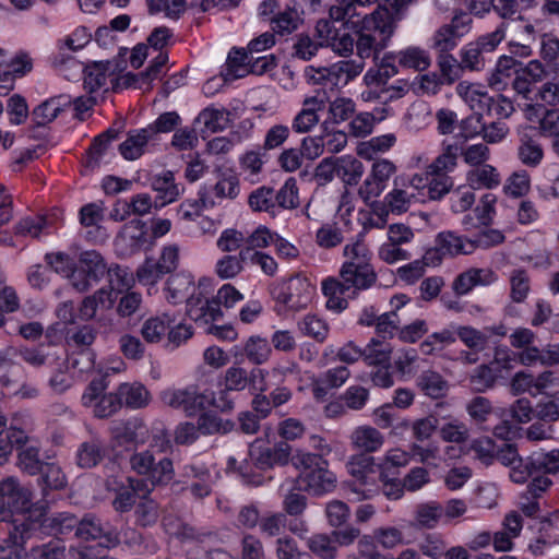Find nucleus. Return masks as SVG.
Instances as JSON below:
<instances>
[{
	"label": "nucleus",
	"mask_w": 559,
	"mask_h": 559,
	"mask_svg": "<svg viewBox=\"0 0 559 559\" xmlns=\"http://www.w3.org/2000/svg\"><path fill=\"white\" fill-rule=\"evenodd\" d=\"M441 262L438 251L428 250L421 259L415 260L397 269L399 278L407 284H414L426 272L427 266H437Z\"/></svg>",
	"instance_id": "obj_25"
},
{
	"label": "nucleus",
	"mask_w": 559,
	"mask_h": 559,
	"mask_svg": "<svg viewBox=\"0 0 559 559\" xmlns=\"http://www.w3.org/2000/svg\"><path fill=\"white\" fill-rule=\"evenodd\" d=\"M374 457L356 453L349 457L346 468L352 477L366 485L370 475L374 474Z\"/></svg>",
	"instance_id": "obj_42"
},
{
	"label": "nucleus",
	"mask_w": 559,
	"mask_h": 559,
	"mask_svg": "<svg viewBox=\"0 0 559 559\" xmlns=\"http://www.w3.org/2000/svg\"><path fill=\"white\" fill-rule=\"evenodd\" d=\"M13 511L34 513L39 521L46 512L44 503H33L32 490L23 486L15 477H7L0 481V520L8 518Z\"/></svg>",
	"instance_id": "obj_3"
},
{
	"label": "nucleus",
	"mask_w": 559,
	"mask_h": 559,
	"mask_svg": "<svg viewBox=\"0 0 559 559\" xmlns=\"http://www.w3.org/2000/svg\"><path fill=\"white\" fill-rule=\"evenodd\" d=\"M378 0H335L330 9L334 22L355 23L354 17L361 16L359 9L376 3Z\"/></svg>",
	"instance_id": "obj_33"
},
{
	"label": "nucleus",
	"mask_w": 559,
	"mask_h": 559,
	"mask_svg": "<svg viewBox=\"0 0 559 559\" xmlns=\"http://www.w3.org/2000/svg\"><path fill=\"white\" fill-rule=\"evenodd\" d=\"M364 175L362 163L353 156H343L336 160V176L345 185L356 186Z\"/></svg>",
	"instance_id": "obj_43"
},
{
	"label": "nucleus",
	"mask_w": 559,
	"mask_h": 559,
	"mask_svg": "<svg viewBox=\"0 0 559 559\" xmlns=\"http://www.w3.org/2000/svg\"><path fill=\"white\" fill-rule=\"evenodd\" d=\"M194 278L188 272H178L168 277L165 286V298L169 304L178 305L194 296Z\"/></svg>",
	"instance_id": "obj_19"
},
{
	"label": "nucleus",
	"mask_w": 559,
	"mask_h": 559,
	"mask_svg": "<svg viewBox=\"0 0 559 559\" xmlns=\"http://www.w3.org/2000/svg\"><path fill=\"white\" fill-rule=\"evenodd\" d=\"M519 66H521V63L513 57L501 56L497 61L495 70L488 78V84L497 91L503 90L507 85V81L513 74L516 75Z\"/></svg>",
	"instance_id": "obj_38"
},
{
	"label": "nucleus",
	"mask_w": 559,
	"mask_h": 559,
	"mask_svg": "<svg viewBox=\"0 0 559 559\" xmlns=\"http://www.w3.org/2000/svg\"><path fill=\"white\" fill-rule=\"evenodd\" d=\"M270 294L277 308L295 313L311 306L317 287L308 275L298 272L273 282Z\"/></svg>",
	"instance_id": "obj_1"
},
{
	"label": "nucleus",
	"mask_w": 559,
	"mask_h": 559,
	"mask_svg": "<svg viewBox=\"0 0 559 559\" xmlns=\"http://www.w3.org/2000/svg\"><path fill=\"white\" fill-rule=\"evenodd\" d=\"M533 103L537 105L557 106L559 105V83L548 81L537 87L531 104L527 105L528 109H533Z\"/></svg>",
	"instance_id": "obj_64"
},
{
	"label": "nucleus",
	"mask_w": 559,
	"mask_h": 559,
	"mask_svg": "<svg viewBox=\"0 0 559 559\" xmlns=\"http://www.w3.org/2000/svg\"><path fill=\"white\" fill-rule=\"evenodd\" d=\"M392 57L400 67L418 72L426 71L431 64L429 52L419 46H407L392 52Z\"/></svg>",
	"instance_id": "obj_23"
},
{
	"label": "nucleus",
	"mask_w": 559,
	"mask_h": 559,
	"mask_svg": "<svg viewBox=\"0 0 559 559\" xmlns=\"http://www.w3.org/2000/svg\"><path fill=\"white\" fill-rule=\"evenodd\" d=\"M245 251L239 255H224L215 264V273L222 280H230L243 271Z\"/></svg>",
	"instance_id": "obj_57"
},
{
	"label": "nucleus",
	"mask_w": 559,
	"mask_h": 559,
	"mask_svg": "<svg viewBox=\"0 0 559 559\" xmlns=\"http://www.w3.org/2000/svg\"><path fill=\"white\" fill-rule=\"evenodd\" d=\"M152 188L158 193V198L162 200L160 206L176 201L181 193L179 187L175 183L174 174L171 171H165L154 177Z\"/></svg>",
	"instance_id": "obj_44"
},
{
	"label": "nucleus",
	"mask_w": 559,
	"mask_h": 559,
	"mask_svg": "<svg viewBox=\"0 0 559 559\" xmlns=\"http://www.w3.org/2000/svg\"><path fill=\"white\" fill-rule=\"evenodd\" d=\"M245 356L253 364L261 365L269 360L272 348L266 338L252 335L243 344Z\"/></svg>",
	"instance_id": "obj_46"
},
{
	"label": "nucleus",
	"mask_w": 559,
	"mask_h": 559,
	"mask_svg": "<svg viewBox=\"0 0 559 559\" xmlns=\"http://www.w3.org/2000/svg\"><path fill=\"white\" fill-rule=\"evenodd\" d=\"M292 448L286 442H278L273 448H265L260 440L254 441L249 449L251 461L260 468L274 465H285L289 461Z\"/></svg>",
	"instance_id": "obj_14"
},
{
	"label": "nucleus",
	"mask_w": 559,
	"mask_h": 559,
	"mask_svg": "<svg viewBox=\"0 0 559 559\" xmlns=\"http://www.w3.org/2000/svg\"><path fill=\"white\" fill-rule=\"evenodd\" d=\"M298 329L304 335L320 343L326 340L330 332L326 321L316 314H306L298 322Z\"/></svg>",
	"instance_id": "obj_50"
},
{
	"label": "nucleus",
	"mask_w": 559,
	"mask_h": 559,
	"mask_svg": "<svg viewBox=\"0 0 559 559\" xmlns=\"http://www.w3.org/2000/svg\"><path fill=\"white\" fill-rule=\"evenodd\" d=\"M174 319H169L166 314L147 319L142 328L141 334L147 343H158L164 337Z\"/></svg>",
	"instance_id": "obj_56"
},
{
	"label": "nucleus",
	"mask_w": 559,
	"mask_h": 559,
	"mask_svg": "<svg viewBox=\"0 0 559 559\" xmlns=\"http://www.w3.org/2000/svg\"><path fill=\"white\" fill-rule=\"evenodd\" d=\"M300 22L299 13L296 9L286 8L271 17L272 29L278 34H290L297 29Z\"/></svg>",
	"instance_id": "obj_59"
},
{
	"label": "nucleus",
	"mask_w": 559,
	"mask_h": 559,
	"mask_svg": "<svg viewBox=\"0 0 559 559\" xmlns=\"http://www.w3.org/2000/svg\"><path fill=\"white\" fill-rule=\"evenodd\" d=\"M229 111L224 108H205L199 115V121H201L205 129L212 133L223 131L229 126Z\"/></svg>",
	"instance_id": "obj_53"
},
{
	"label": "nucleus",
	"mask_w": 559,
	"mask_h": 559,
	"mask_svg": "<svg viewBox=\"0 0 559 559\" xmlns=\"http://www.w3.org/2000/svg\"><path fill=\"white\" fill-rule=\"evenodd\" d=\"M393 348L385 340L372 337L364 348V360L370 366H388Z\"/></svg>",
	"instance_id": "obj_37"
},
{
	"label": "nucleus",
	"mask_w": 559,
	"mask_h": 559,
	"mask_svg": "<svg viewBox=\"0 0 559 559\" xmlns=\"http://www.w3.org/2000/svg\"><path fill=\"white\" fill-rule=\"evenodd\" d=\"M456 335L461 342L471 350L478 353L488 347V335L484 330H477L471 325L456 328Z\"/></svg>",
	"instance_id": "obj_51"
},
{
	"label": "nucleus",
	"mask_w": 559,
	"mask_h": 559,
	"mask_svg": "<svg viewBox=\"0 0 559 559\" xmlns=\"http://www.w3.org/2000/svg\"><path fill=\"white\" fill-rule=\"evenodd\" d=\"M396 169V165L390 159L376 160L371 166L369 175L358 189L359 197L365 202L378 198L386 188Z\"/></svg>",
	"instance_id": "obj_9"
},
{
	"label": "nucleus",
	"mask_w": 559,
	"mask_h": 559,
	"mask_svg": "<svg viewBox=\"0 0 559 559\" xmlns=\"http://www.w3.org/2000/svg\"><path fill=\"white\" fill-rule=\"evenodd\" d=\"M187 316L206 331L209 325L223 318V311L214 298L202 300L200 296H191L187 300Z\"/></svg>",
	"instance_id": "obj_16"
},
{
	"label": "nucleus",
	"mask_w": 559,
	"mask_h": 559,
	"mask_svg": "<svg viewBox=\"0 0 559 559\" xmlns=\"http://www.w3.org/2000/svg\"><path fill=\"white\" fill-rule=\"evenodd\" d=\"M290 397V393L286 386H277L272 392L267 393L265 389H261L255 394L252 406L261 417H266L273 407L286 403Z\"/></svg>",
	"instance_id": "obj_31"
},
{
	"label": "nucleus",
	"mask_w": 559,
	"mask_h": 559,
	"mask_svg": "<svg viewBox=\"0 0 559 559\" xmlns=\"http://www.w3.org/2000/svg\"><path fill=\"white\" fill-rule=\"evenodd\" d=\"M118 131L114 129H108L106 132L96 136L88 150L85 166L87 168L94 169L97 167L102 160L104 153L107 151L109 143L117 139Z\"/></svg>",
	"instance_id": "obj_48"
},
{
	"label": "nucleus",
	"mask_w": 559,
	"mask_h": 559,
	"mask_svg": "<svg viewBox=\"0 0 559 559\" xmlns=\"http://www.w3.org/2000/svg\"><path fill=\"white\" fill-rule=\"evenodd\" d=\"M460 146L456 143L443 145L442 152L427 167V175H448L457 166Z\"/></svg>",
	"instance_id": "obj_35"
},
{
	"label": "nucleus",
	"mask_w": 559,
	"mask_h": 559,
	"mask_svg": "<svg viewBox=\"0 0 559 559\" xmlns=\"http://www.w3.org/2000/svg\"><path fill=\"white\" fill-rule=\"evenodd\" d=\"M253 60V55L246 49L234 48L227 57L225 68L222 72L225 81H234L245 78L250 73V62Z\"/></svg>",
	"instance_id": "obj_26"
},
{
	"label": "nucleus",
	"mask_w": 559,
	"mask_h": 559,
	"mask_svg": "<svg viewBox=\"0 0 559 559\" xmlns=\"http://www.w3.org/2000/svg\"><path fill=\"white\" fill-rule=\"evenodd\" d=\"M423 202V198L416 197L411 190L404 187V183L395 177L393 188L383 200L386 213L402 215L406 213L414 204Z\"/></svg>",
	"instance_id": "obj_17"
},
{
	"label": "nucleus",
	"mask_w": 559,
	"mask_h": 559,
	"mask_svg": "<svg viewBox=\"0 0 559 559\" xmlns=\"http://www.w3.org/2000/svg\"><path fill=\"white\" fill-rule=\"evenodd\" d=\"M152 139V129L143 128L130 131L127 139L119 145V152L123 158L135 160L143 155L148 141Z\"/></svg>",
	"instance_id": "obj_29"
},
{
	"label": "nucleus",
	"mask_w": 559,
	"mask_h": 559,
	"mask_svg": "<svg viewBox=\"0 0 559 559\" xmlns=\"http://www.w3.org/2000/svg\"><path fill=\"white\" fill-rule=\"evenodd\" d=\"M27 441V435L15 427H11L4 433H0V465L9 460L14 445H25Z\"/></svg>",
	"instance_id": "obj_55"
},
{
	"label": "nucleus",
	"mask_w": 559,
	"mask_h": 559,
	"mask_svg": "<svg viewBox=\"0 0 559 559\" xmlns=\"http://www.w3.org/2000/svg\"><path fill=\"white\" fill-rule=\"evenodd\" d=\"M337 280L343 288L356 293L373 286L378 276L373 266L342 265L340 269V278Z\"/></svg>",
	"instance_id": "obj_15"
},
{
	"label": "nucleus",
	"mask_w": 559,
	"mask_h": 559,
	"mask_svg": "<svg viewBox=\"0 0 559 559\" xmlns=\"http://www.w3.org/2000/svg\"><path fill=\"white\" fill-rule=\"evenodd\" d=\"M456 94L474 111V115L465 119V123L473 120L480 123L483 114L488 112L493 103L486 88L477 83L461 81L455 87Z\"/></svg>",
	"instance_id": "obj_11"
},
{
	"label": "nucleus",
	"mask_w": 559,
	"mask_h": 559,
	"mask_svg": "<svg viewBox=\"0 0 559 559\" xmlns=\"http://www.w3.org/2000/svg\"><path fill=\"white\" fill-rule=\"evenodd\" d=\"M163 402L177 409H182L188 416L209 408L205 388L200 386H169L162 392Z\"/></svg>",
	"instance_id": "obj_6"
},
{
	"label": "nucleus",
	"mask_w": 559,
	"mask_h": 559,
	"mask_svg": "<svg viewBox=\"0 0 559 559\" xmlns=\"http://www.w3.org/2000/svg\"><path fill=\"white\" fill-rule=\"evenodd\" d=\"M108 389L109 386H87L82 395L83 404L99 418L112 415L122 405L119 390Z\"/></svg>",
	"instance_id": "obj_10"
},
{
	"label": "nucleus",
	"mask_w": 559,
	"mask_h": 559,
	"mask_svg": "<svg viewBox=\"0 0 559 559\" xmlns=\"http://www.w3.org/2000/svg\"><path fill=\"white\" fill-rule=\"evenodd\" d=\"M508 356L507 348H497L495 352L493 360L489 364L479 366L474 378L478 381H483L486 384L495 382L498 378L502 377L501 372L506 367H502L501 361Z\"/></svg>",
	"instance_id": "obj_47"
},
{
	"label": "nucleus",
	"mask_w": 559,
	"mask_h": 559,
	"mask_svg": "<svg viewBox=\"0 0 559 559\" xmlns=\"http://www.w3.org/2000/svg\"><path fill=\"white\" fill-rule=\"evenodd\" d=\"M143 425L138 421H127L117 424L112 429L114 440L119 445L135 447L142 443Z\"/></svg>",
	"instance_id": "obj_40"
},
{
	"label": "nucleus",
	"mask_w": 559,
	"mask_h": 559,
	"mask_svg": "<svg viewBox=\"0 0 559 559\" xmlns=\"http://www.w3.org/2000/svg\"><path fill=\"white\" fill-rule=\"evenodd\" d=\"M348 290L343 288L335 277H328L322 282V293L328 298L326 308L341 312L347 308V300L343 297Z\"/></svg>",
	"instance_id": "obj_45"
},
{
	"label": "nucleus",
	"mask_w": 559,
	"mask_h": 559,
	"mask_svg": "<svg viewBox=\"0 0 559 559\" xmlns=\"http://www.w3.org/2000/svg\"><path fill=\"white\" fill-rule=\"evenodd\" d=\"M106 272L108 265L99 252L84 251L80 254L76 271L71 276V287L78 293H86L102 281Z\"/></svg>",
	"instance_id": "obj_4"
},
{
	"label": "nucleus",
	"mask_w": 559,
	"mask_h": 559,
	"mask_svg": "<svg viewBox=\"0 0 559 559\" xmlns=\"http://www.w3.org/2000/svg\"><path fill=\"white\" fill-rule=\"evenodd\" d=\"M466 182L475 190L496 189L501 183V175L495 166L486 163L471 168L466 173Z\"/></svg>",
	"instance_id": "obj_24"
},
{
	"label": "nucleus",
	"mask_w": 559,
	"mask_h": 559,
	"mask_svg": "<svg viewBox=\"0 0 559 559\" xmlns=\"http://www.w3.org/2000/svg\"><path fill=\"white\" fill-rule=\"evenodd\" d=\"M145 243V224L139 219L126 224L116 239V246L127 253L139 251Z\"/></svg>",
	"instance_id": "obj_21"
},
{
	"label": "nucleus",
	"mask_w": 559,
	"mask_h": 559,
	"mask_svg": "<svg viewBox=\"0 0 559 559\" xmlns=\"http://www.w3.org/2000/svg\"><path fill=\"white\" fill-rule=\"evenodd\" d=\"M75 535L84 540L104 538L105 540L102 542L100 544L107 547L116 545L118 543V537L115 534L105 533L99 520L92 515H86L79 522Z\"/></svg>",
	"instance_id": "obj_28"
},
{
	"label": "nucleus",
	"mask_w": 559,
	"mask_h": 559,
	"mask_svg": "<svg viewBox=\"0 0 559 559\" xmlns=\"http://www.w3.org/2000/svg\"><path fill=\"white\" fill-rule=\"evenodd\" d=\"M518 157L525 166L536 167L543 160L544 151L537 141L525 136L520 141Z\"/></svg>",
	"instance_id": "obj_54"
},
{
	"label": "nucleus",
	"mask_w": 559,
	"mask_h": 559,
	"mask_svg": "<svg viewBox=\"0 0 559 559\" xmlns=\"http://www.w3.org/2000/svg\"><path fill=\"white\" fill-rule=\"evenodd\" d=\"M31 524H14L9 533V538L0 543V559H22L24 555L23 545L31 536Z\"/></svg>",
	"instance_id": "obj_20"
},
{
	"label": "nucleus",
	"mask_w": 559,
	"mask_h": 559,
	"mask_svg": "<svg viewBox=\"0 0 559 559\" xmlns=\"http://www.w3.org/2000/svg\"><path fill=\"white\" fill-rule=\"evenodd\" d=\"M415 233L403 223H394L386 228V239L378 249V257L388 264H394L411 259L407 246L413 242Z\"/></svg>",
	"instance_id": "obj_5"
},
{
	"label": "nucleus",
	"mask_w": 559,
	"mask_h": 559,
	"mask_svg": "<svg viewBox=\"0 0 559 559\" xmlns=\"http://www.w3.org/2000/svg\"><path fill=\"white\" fill-rule=\"evenodd\" d=\"M460 38L445 24L438 27L431 38L430 47L437 55L450 53L459 45Z\"/></svg>",
	"instance_id": "obj_52"
},
{
	"label": "nucleus",
	"mask_w": 559,
	"mask_h": 559,
	"mask_svg": "<svg viewBox=\"0 0 559 559\" xmlns=\"http://www.w3.org/2000/svg\"><path fill=\"white\" fill-rule=\"evenodd\" d=\"M352 447L360 453H373L384 444L383 435L371 426H359L349 437Z\"/></svg>",
	"instance_id": "obj_22"
},
{
	"label": "nucleus",
	"mask_w": 559,
	"mask_h": 559,
	"mask_svg": "<svg viewBox=\"0 0 559 559\" xmlns=\"http://www.w3.org/2000/svg\"><path fill=\"white\" fill-rule=\"evenodd\" d=\"M531 189V178L526 170L512 173L506 180L503 191L513 198L525 195Z\"/></svg>",
	"instance_id": "obj_62"
},
{
	"label": "nucleus",
	"mask_w": 559,
	"mask_h": 559,
	"mask_svg": "<svg viewBox=\"0 0 559 559\" xmlns=\"http://www.w3.org/2000/svg\"><path fill=\"white\" fill-rule=\"evenodd\" d=\"M295 466L299 469L297 483L300 489L320 496L336 487V475L329 469V462L311 452L297 451Z\"/></svg>",
	"instance_id": "obj_2"
},
{
	"label": "nucleus",
	"mask_w": 559,
	"mask_h": 559,
	"mask_svg": "<svg viewBox=\"0 0 559 559\" xmlns=\"http://www.w3.org/2000/svg\"><path fill=\"white\" fill-rule=\"evenodd\" d=\"M546 76L545 67L538 60L530 61L525 67L518 70L512 82V87L518 96L531 103L536 93L535 85Z\"/></svg>",
	"instance_id": "obj_13"
},
{
	"label": "nucleus",
	"mask_w": 559,
	"mask_h": 559,
	"mask_svg": "<svg viewBox=\"0 0 559 559\" xmlns=\"http://www.w3.org/2000/svg\"><path fill=\"white\" fill-rule=\"evenodd\" d=\"M443 514V508L437 502H427L417 506L415 520L417 525L426 528L435 527Z\"/></svg>",
	"instance_id": "obj_60"
},
{
	"label": "nucleus",
	"mask_w": 559,
	"mask_h": 559,
	"mask_svg": "<svg viewBox=\"0 0 559 559\" xmlns=\"http://www.w3.org/2000/svg\"><path fill=\"white\" fill-rule=\"evenodd\" d=\"M249 205L255 212H267L275 215L276 204L273 189L262 187L253 191L249 197Z\"/></svg>",
	"instance_id": "obj_63"
},
{
	"label": "nucleus",
	"mask_w": 559,
	"mask_h": 559,
	"mask_svg": "<svg viewBox=\"0 0 559 559\" xmlns=\"http://www.w3.org/2000/svg\"><path fill=\"white\" fill-rule=\"evenodd\" d=\"M365 68V62L359 60H343L332 64L334 84L343 82L347 84L357 78Z\"/></svg>",
	"instance_id": "obj_58"
},
{
	"label": "nucleus",
	"mask_w": 559,
	"mask_h": 559,
	"mask_svg": "<svg viewBox=\"0 0 559 559\" xmlns=\"http://www.w3.org/2000/svg\"><path fill=\"white\" fill-rule=\"evenodd\" d=\"M116 301V294H111L110 289L100 287L93 294L83 298L79 307V316L85 321H104L106 313L112 310Z\"/></svg>",
	"instance_id": "obj_12"
},
{
	"label": "nucleus",
	"mask_w": 559,
	"mask_h": 559,
	"mask_svg": "<svg viewBox=\"0 0 559 559\" xmlns=\"http://www.w3.org/2000/svg\"><path fill=\"white\" fill-rule=\"evenodd\" d=\"M71 103L72 99L68 95L53 96L33 110V119L37 126H46L53 121Z\"/></svg>",
	"instance_id": "obj_27"
},
{
	"label": "nucleus",
	"mask_w": 559,
	"mask_h": 559,
	"mask_svg": "<svg viewBox=\"0 0 559 559\" xmlns=\"http://www.w3.org/2000/svg\"><path fill=\"white\" fill-rule=\"evenodd\" d=\"M456 330L452 331L443 329L439 332H433L420 344L424 354L431 355L444 350L456 342Z\"/></svg>",
	"instance_id": "obj_49"
},
{
	"label": "nucleus",
	"mask_w": 559,
	"mask_h": 559,
	"mask_svg": "<svg viewBox=\"0 0 559 559\" xmlns=\"http://www.w3.org/2000/svg\"><path fill=\"white\" fill-rule=\"evenodd\" d=\"M437 248L435 249L438 253L442 254H468L475 249V242L473 240L465 239L452 231H442L437 236ZM440 257V254H438Z\"/></svg>",
	"instance_id": "obj_30"
},
{
	"label": "nucleus",
	"mask_w": 559,
	"mask_h": 559,
	"mask_svg": "<svg viewBox=\"0 0 559 559\" xmlns=\"http://www.w3.org/2000/svg\"><path fill=\"white\" fill-rule=\"evenodd\" d=\"M344 262L342 265L348 266H372L370 252L368 246L361 239H357L347 243L343 248Z\"/></svg>",
	"instance_id": "obj_41"
},
{
	"label": "nucleus",
	"mask_w": 559,
	"mask_h": 559,
	"mask_svg": "<svg viewBox=\"0 0 559 559\" xmlns=\"http://www.w3.org/2000/svg\"><path fill=\"white\" fill-rule=\"evenodd\" d=\"M129 463L134 473L145 476L153 486L166 484L174 477L173 462L167 457H163L156 462L150 451L132 454Z\"/></svg>",
	"instance_id": "obj_7"
},
{
	"label": "nucleus",
	"mask_w": 559,
	"mask_h": 559,
	"mask_svg": "<svg viewBox=\"0 0 559 559\" xmlns=\"http://www.w3.org/2000/svg\"><path fill=\"white\" fill-rule=\"evenodd\" d=\"M153 201L150 194L139 193L133 195L129 202L118 203L111 213V217L116 221H123L127 216L134 214L143 216L150 213Z\"/></svg>",
	"instance_id": "obj_32"
},
{
	"label": "nucleus",
	"mask_w": 559,
	"mask_h": 559,
	"mask_svg": "<svg viewBox=\"0 0 559 559\" xmlns=\"http://www.w3.org/2000/svg\"><path fill=\"white\" fill-rule=\"evenodd\" d=\"M216 201L206 190H201L198 199H189L182 202L178 209V215L185 221H193L201 215L204 209L213 207Z\"/></svg>",
	"instance_id": "obj_39"
},
{
	"label": "nucleus",
	"mask_w": 559,
	"mask_h": 559,
	"mask_svg": "<svg viewBox=\"0 0 559 559\" xmlns=\"http://www.w3.org/2000/svg\"><path fill=\"white\" fill-rule=\"evenodd\" d=\"M393 61L392 52L382 57L377 68L369 69L364 75V82L368 86L385 85L386 82L399 73V68Z\"/></svg>",
	"instance_id": "obj_36"
},
{
	"label": "nucleus",
	"mask_w": 559,
	"mask_h": 559,
	"mask_svg": "<svg viewBox=\"0 0 559 559\" xmlns=\"http://www.w3.org/2000/svg\"><path fill=\"white\" fill-rule=\"evenodd\" d=\"M325 107L323 98L318 96L306 97L302 102V108L294 117L292 128L296 133L310 132L320 121L319 112Z\"/></svg>",
	"instance_id": "obj_18"
},
{
	"label": "nucleus",
	"mask_w": 559,
	"mask_h": 559,
	"mask_svg": "<svg viewBox=\"0 0 559 559\" xmlns=\"http://www.w3.org/2000/svg\"><path fill=\"white\" fill-rule=\"evenodd\" d=\"M389 43L376 36L374 33L366 32L359 28L356 39V53L359 61L372 58L374 61L382 50L386 48Z\"/></svg>",
	"instance_id": "obj_34"
},
{
	"label": "nucleus",
	"mask_w": 559,
	"mask_h": 559,
	"mask_svg": "<svg viewBox=\"0 0 559 559\" xmlns=\"http://www.w3.org/2000/svg\"><path fill=\"white\" fill-rule=\"evenodd\" d=\"M274 202L276 209L281 207L284 210H293L299 205L296 179H287L281 189L276 193L274 192Z\"/></svg>",
	"instance_id": "obj_61"
},
{
	"label": "nucleus",
	"mask_w": 559,
	"mask_h": 559,
	"mask_svg": "<svg viewBox=\"0 0 559 559\" xmlns=\"http://www.w3.org/2000/svg\"><path fill=\"white\" fill-rule=\"evenodd\" d=\"M359 17H354L355 23H342L352 27L360 26L362 31L374 33L386 43L390 41L397 26L393 13L385 7H378L372 13L365 14L361 20Z\"/></svg>",
	"instance_id": "obj_8"
}]
</instances>
